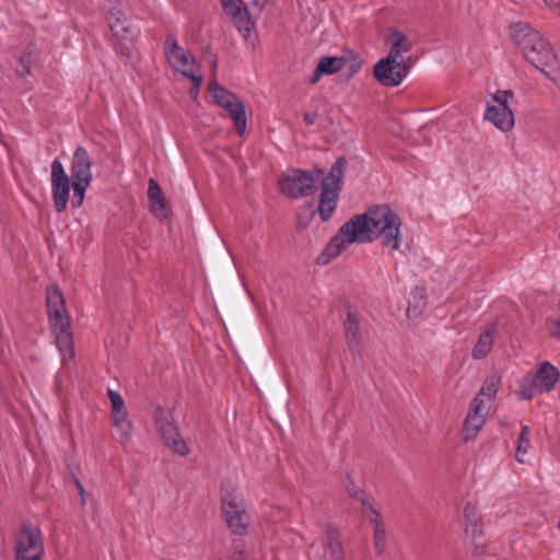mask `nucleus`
Returning <instances> with one entry per match:
<instances>
[{
	"mask_svg": "<svg viewBox=\"0 0 560 560\" xmlns=\"http://www.w3.org/2000/svg\"><path fill=\"white\" fill-rule=\"evenodd\" d=\"M530 430L528 425H523L518 440H517V446H516V454L515 458L518 463H524V456L527 454L529 447H530V441H529Z\"/></svg>",
	"mask_w": 560,
	"mask_h": 560,
	"instance_id": "29",
	"label": "nucleus"
},
{
	"mask_svg": "<svg viewBox=\"0 0 560 560\" xmlns=\"http://www.w3.org/2000/svg\"><path fill=\"white\" fill-rule=\"evenodd\" d=\"M308 224V220L305 221V223H302V215H299L298 218V225L301 228V229H305Z\"/></svg>",
	"mask_w": 560,
	"mask_h": 560,
	"instance_id": "40",
	"label": "nucleus"
},
{
	"mask_svg": "<svg viewBox=\"0 0 560 560\" xmlns=\"http://www.w3.org/2000/svg\"><path fill=\"white\" fill-rule=\"evenodd\" d=\"M224 13L240 33L245 30V4L243 0H220Z\"/></svg>",
	"mask_w": 560,
	"mask_h": 560,
	"instance_id": "22",
	"label": "nucleus"
},
{
	"mask_svg": "<svg viewBox=\"0 0 560 560\" xmlns=\"http://www.w3.org/2000/svg\"><path fill=\"white\" fill-rule=\"evenodd\" d=\"M209 92L215 104L224 108L233 118L238 135L243 136L245 133V109L243 103L217 82H212L209 85Z\"/></svg>",
	"mask_w": 560,
	"mask_h": 560,
	"instance_id": "13",
	"label": "nucleus"
},
{
	"mask_svg": "<svg viewBox=\"0 0 560 560\" xmlns=\"http://www.w3.org/2000/svg\"><path fill=\"white\" fill-rule=\"evenodd\" d=\"M322 175L323 171L318 168L313 171L288 170L279 178V190L282 195L293 199L312 196L316 192L315 183Z\"/></svg>",
	"mask_w": 560,
	"mask_h": 560,
	"instance_id": "7",
	"label": "nucleus"
},
{
	"mask_svg": "<svg viewBox=\"0 0 560 560\" xmlns=\"http://www.w3.org/2000/svg\"><path fill=\"white\" fill-rule=\"evenodd\" d=\"M516 394H517L520 399H522V400H529L535 395L541 394V392L538 390V387L536 386L535 382L529 376V374H527L525 377H523L520 381Z\"/></svg>",
	"mask_w": 560,
	"mask_h": 560,
	"instance_id": "28",
	"label": "nucleus"
},
{
	"mask_svg": "<svg viewBox=\"0 0 560 560\" xmlns=\"http://www.w3.org/2000/svg\"><path fill=\"white\" fill-rule=\"evenodd\" d=\"M109 28L115 37L121 42L132 43L136 34L130 28L129 22L119 8H112L107 16Z\"/></svg>",
	"mask_w": 560,
	"mask_h": 560,
	"instance_id": "18",
	"label": "nucleus"
},
{
	"mask_svg": "<svg viewBox=\"0 0 560 560\" xmlns=\"http://www.w3.org/2000/svg\"><path fill=\"white\" fill-rule=\"evenodd\" d=\"M133 425L131 421L114 424L113 436L124 447L128 446L132 441Z\"/></svg>",
	"mask_w": 560,
	"mask_h": 560,
	"instance_id": "27",
	"label": "nucleus"
},
{
	"mask_svg": "<svg viewBox=\"0 0 560 560\" xmlns=\"http://www.w3.org/2000/svg\"><path fill=\"white\" fill-rule=\"evenodd\" d=\"M71 176L66 173L59 159L51 162V197L55 210L63 212L70 200L71 187L73 188L72 203L80 208L85 199V194L92 183V160L88 151L79 147L75 149L70 167Z\"/></svg>",
	"mask_w": 560,
	"mask_h": 560,
	"instance_id": "2",
	"label": "nucleus"
},
{
	"mask_svg": "<svg viewBox=\"0 0 560 560\" xmlns=\"http://www.w3.org/2000/svg\"><path fill=\"white\" fill-rule=\"evenodd\" d=\"M155 425L164 444L174 453L186 456L189 447L185 440L180 436L179 430L175 422L174 411L170 408H158L155 413Z\"/></svg>",
	"mask_w": 560,
	"mask_h": 560,
	"instance_id": "10",
	"label": "nucleus"
},
{
	"mask_svg": "<svg viewBox=\"0 0 560 560\" xmlns=\"http://www.w3.org/2000/svg\"><path fill=\"white\" fill-rule=\"evenodd\" d=\"M400 226L399 215L389 206H372L365 213L354 215L338 230L318 260L327 264L330 259L338 257L349 245L372 242L375 237H381L385 247L397 250L401 243Z\"/></svg>",
	"mask_w": 560,
	"mask_h": 560,
	"instance_id": "1",
	"label": "nucleus"
},
{
	"mask_svg": "<svg viewBox=\"0 0 560 560\" xmlns=\"http://www.w3.org/2000/svg\"><path fill=\"white\" fill-rule=\"evenodd\" d=\"M165 57L170 66L180 74L192 80V82L202 83V74L196 65L195 57L178 46L176 40L168 37L165 42Z\"/></svg>",
	"mask_w": 560,
	"mask_h": 560,
	"instance_id": "11",
	"label": "nucleus"
},
{
	"mask_svg": "<svg viewBox=\"0 0 560 560\" xmlns=\"http://www.w3.org/2000/svg\"><path fill=\"white\" fill-rule=\"evenodd\" d=\"M361 511L364 517L374 527V547L376 555L381 556L386 549V530L380 512L364 497L361 499Z\"/></svg>",
	"mask_w": 560,
	"mask_h": 560,
	"instance_id": "16",
	"label": "nucleus"
},
{
	"mask_svg": "<svg viewBox=\"0 0 560 560\" xmlns=\"http://www.w3.org/2000/svg\"><path fill=\"white\" fill-rule=\"evenodd\" d=\"M511 36L526 60L536 69L546 75H550L557 69L559 61L552 47L530 25L523 22L514 23L511 25Z\"/></svg>",
	"mask_w": 560,
	"mask_h": 560,
	"instance_id": "4",
	"label": "nucleus"
},
{
	"mask_svg": "<svg viewBox=\"0 0 560 560\" xmlns=\"http://www.w3.org/2000/svg\"><path fill=\"white\" fill-rule=\"evenodd\" d=\"M550 9H560V0H544Z\"/></svg>",
	"mask_w": 560,
	"mask_h": 560,
	"instance_id": "38",
	"label": "nucleus"
},
{
	"mask_svg": "<svg viewBox=\"0 0 560 560\" xmlns=\"http://www.w3.org/2000/svg\"><path fill=\"white\" fill-rule=\"evenodd\" d=\"M557 527L560 530V520L558 521Z\"/></svg>",
	"mask_w": 560,
	"mask_h": 560,
	"instance_id": "42",
	"label": "nucleus"
},
{
	"mask_svg": "<svg viewBox=\"0 0 560 560\" xmlns=\"http://www.w3.org/2000/svg\"><path fill=\"white\" fill-rule=\"evenodd\" d=\"M529 376L535 382L538 390L541 393H548L555 388L560 378V373L550 362L545 361L541 362L538 365L537 371L534 374H529Z\"/></svg>",
	"mask_w": 560,
	"mask_h": 560,
	"instance_id": "19",
	"label": "nucleus"
},
{
	"mask_svg": "<svg viewBox=\"0 0 560 560\" xmlns=\"http://www.w3.org/2000/svg\"><path fill=\"white\" fill-rule=\"evenodd\" d=\"M345 339L351 353H359L362 343L361 324L357 313L348 312L343 322Z\"/></svg>",
	"mask_w": 560,
	"mask_h": 560,
	"instance_id": "20",
	"label": "nucleus"
},
{
	"mask_svg": "<svg viewBox=\"0 0 560 560\" xmlns=\"http://www.w3.org/2000/svg\"><path fill=\"white\" fill-rule=\"evenodd\" d=\"M303 120L305 125L313 126L317 120V114L315 113H305L303 116Z\"/></svg>",
	"mask_w": 560,
	"mask_h": 560,
	"instance_id": "36",
	"label": "nucleus"
},
{
	"mask_svg": "<svg viewBox=\"0 0 560 560\" xmlns=\"http://www.w3.org/2000/svg\"><path fill=\"white\" fill-rule=\"evenodd\" d=\"M324 559L345 560L343 547L337 534H328V539L324 544Z\"/></svg>",
	"mask_w": 560,
	"mask_h": 560,
	"instance_id": "25",
	"label": "nucleus"
},
{
	"mask_svg": "<svg viewBox=\"0 0 560 560\" xmlns=\"http://www.w3.org/2000/svg\"><path fill=\"white\" fill-rule=\"evenodd\" d=\"M148 197L151 202V212L159 218L165 217V199L158 182L153 178L149 180Z\"/></svg>",
	"mask_w": 560,
	"mask_h": 560,
	"instance_id": "23",
	"label": "nucleus"
},
{
	"mask_svg": "<svg viewBox=\"0 0 560 560\" xmlns=\"http://www.w3.org/2000/svg\"><path fill=\"white\" fill-rule=\"evenodd\" d=\"M77 488L80 493L82 504H85L86 503L85 490L80 481H77Z\"/></svg>",
	"mask_w": 560,
	"mask_h": 560,
	"instance_id": "37",
	"label": "nucleus"
},
{
	"mask_svg": "<svg viewBox=\"0 0 560 560\" xmlns=\"http://www.w3.org/2000/svg\"><path fill=\"white\" fill-rule=\"evenodd\" d=\"M413 313H415V315H417V314H418V312L416 311V307H412V306H411V304L409 303V306H408V308H407V314H408L409 316H411Z\"/></svg>",
	"mask_w": 560,
	"mask_h": 560,
	"instance_id": "41",
	"label": "nucleus"
},
{
	"mask_svg": "<svg viewBox=\"0 0 560 560\" xmlns=\"http://www.w3.org/2000/svg\"><path fill=\"white\" fill-rule=\"evenodd\" d=\"M31 65H32V58L30 56H23V57H21V59L19 61L16 71L21 75H26L31 71Z\"/></svg>",
	"mask_w": 560,
	"mask_h": 560,
	"instance_id": "32",
	"label": "nucleus"
},
{
	"mask_svg": "<svg viewBox=\"0 0 560 560\" xmlns=\"http://www.w3.org/2000/svg\"><path fill=\"white\" fill-rule=\"evenodd\" d=\"M46 311L61 363L67 365L75 357L73 334L65 296L56 285H50L46 290Z\"/></svg>",
	"mask_w": 560,
	"mask_h": 560,
	"instance_id": "3",
	"label": "nucleus"
},
{
	"mask_svg": "<svg viewBox=\"0 0 560 560\" xmlns=\"http://www.w3.org/2000/svg\"><path fill=\"white\" fill-rule=\"evenodd\" d=\"M464 532L474 541L471 553L474 557H480L486 553V546L478 544L477 539L485 535V524L482 516L478 513L477 505L467 502L463 510Z\"/></svg>",
	"mask_w": 560,
	"mask_h": 560,
	"instance_id": "14",
	"label": "nucleus"
},
{
	"mask_svg": "<svg viewBox=\"0 0 560 560\" xmlns=\"http://www.w3.org/2000/svg\"><path fill=\"white\" fill-rule=\"evenodd\" d=\"M348 61H351L350 69L352 73H357L363 63L362 59L357 54L349 50L341 57H323L317 65L320 67V71L325 72V74H335L342 70Z\"/></svg>",
	"mask_w": 560,
	"mask_h": 560,
	"instance_id": "17",
	"label": "nucleus"
},
{
	"mask_svg": "<svg viewBox=\"0 0 560 560\" xmlns=\"http://www.w3.org/2000/svg\"><path fill=\"white\" fill-rule=\"evenodd\" d=\"M14 549L16 560H42L45 545L39 526L24 524L16 535Z\"/></svg>",
	"mask_w": 560,
	"mask_h": 560,
	"instance_id": "8",
	"label": "nucleus"
},
{
	"mask_svg": "<svg viewBox=\"0 0 560 560\" xmlns=\"http://www.w3.org/2000/svg\"><path fill=\"white\" fill-rule=\"evenodd\" d=\"M500 376L493 374L489 376L483 385L481 386L479 393L475 396V398H479L480 400L491 405V402L495 399L497 393L500 385Z\"/></svg>",
	"mask_w": 560,
	"mask_h": 560,
	"instance_id": "26",
	"label": "nucleus"
},
{
	"mask_svg": "<svg viewBox=\"0 0 560 560\" xmlns=\"http://www.w3.org/2000/svg\"><path fill=\"white\" fill-rule=\"evenodd\" d=\"M201 83L197 85V83L194 82V88L190 90V96L192 98H196L198 96L199 90H200Z\"/></svg>",
	"mask_w": 560,
	"mask_h": 560,
	"instance_id": "39",
	"label": "nucleus"
},
{
	"mask_svg": "<svg viewBox=\"0 0 560 560\" xmlns=\"http://www.w3.org/2000/svg\"><path fill=\"white\" fill-rule=\"evenodd\" d=\"M489 410L490 405L479 398L472 399L462 429L464 442H469L478 435L486 423Z\"/></svg>",
	"mask_w": 560,
	"mask_h": 560,
	"instance_id": "15",
	"label": "nucleus"
},
{
	"mask_svg": "<svg viewBox=\"0 0 560 560\" xmlns=\"http://www.w3.org/2000/svg\"><path fill=\"white\" fill-rule=\"evenodd\" d=\"M346 166L347 162L345 156H340L332 164L328 175L322 182L317 211L324 222L328 221L336 210Z\"/></svg>",
	"mask_w": 560,
	"mask_h": 560,
	"instance_id": "6",
	"label": "nucleus"
},
{
	"mask_svg": "<svg viewBox=\"0 0 560 560\" xmlns=\"http://www.w3.org/2000/svg\"><path fill=\"white\" fill-rule=\"evenodd\" d=\"M110 400L112 413L127 410L122 396L114 389L107 390Z\"/></svg>",
	"mask_w": 560,
	"mask_h": 560,
	"instance_id": "31",
	"label": "nucleus"
},
{
	"mask_svg": "<svg viewBox=\"0 0 560 560\" xmlns=\"http://www.w3.org/2000/svg\"><path fill=\"white\" fill-rule=\"evenodd\" d=\"M387 42L390 48L386 57L390 59L406 60L402 57V54L410 51L412 48L407 36L397 30H393Z\"/></svg>",
	"mask_w": 560,
	"mask_h": 560,
	"instance_id": "21",
	"label": "nucleus"
},
{
	"mask_svg": "<svg viewBox=\"0 0 560 560\" xmlns=\"http://www.w3.org/2000/svg\"><path fill=\"white\" fill-rule=\"evenodd\" d=\"M324 74H325V72H322L320 67L317 65L313 74L311 75L308 82L311 84H316Z\"/></svg>",
	"mask_w": 560,
	"mask_h": 560,
	"instance_id": "35",
	"label": "nucleus"
},
{
	"mask_svg": "<svg viewBox=\"0 0 560 560\" xmlns=\"http://www.w3.org/2000/svg\"><path fill=\"white\" fill-rule=\"evenodd\" d=\"M267 2L268 0H253L250 10L247 8V33L250 31L249 26L255 24L253 16L257 18Z\"/></svg>",
	"mask_w": 560,
	"mask_h": 560,
	"instance_id": "30",
	"label": "nucleus"
},
{
	"mask_svg": "<svg viewBox=\"0 0 560 560\" xmlns=\"http://www.w3.org/2000/svg\"><path fill=\"white\" fill-rule=\"evenodd\" d=\"M494 105L488 104L485 119L503 132L511 131L515 125V117L509 102L514 97L511 90H498L491 95Z\"/></svg>",
	"mask_w": 560,
	"mask_h": 560,
	"instance_id": "9",
	"label": "nucleus"
},
{
	"mask_svg": "<svg viewBox=\"0 0 560 560\" xmlns=\"http://www.w3.org/2000/svg\"><path fill=\"white\" fill-rule=\"evenodd\" d=\"M409 60L410 58L398 60L388 57L380 59L373 67V75L383 86H398L410 71Z\"/></svg>",
	"mask_w": 560,
	"mask_h": 560,
	"instance_id": "12",
	"label": "nucleus"
},
{
	"mask_svg": "<svg viewBox=\"0 0 560 560\" xmlns=\"http://www.w3.org/2000/svg\"><path fill=\"white\" fill-rule=\"evenodd\" d=\"M348 480H349V485L347 486L348 494L352 498H357V499L360 498L363 494L360 487H358L350 477H348Z\"/></svg>",
	"mask_w": 560,
	"mask_h": 560,
	"instance_id": "34",
	"label": "nucleus"
},
{
	"mask_svg": "<svg viewBox=\"0 0 560 560\" xmlns=\"http://www.w3.org/2000/svg\"><path fill=\"white\" fill-rule=\"evenodd\" d=\"M495 329L493 327L486 329L480 334L477 343L472 349L474 359H483L492 349Z\"/></svg>",
	"mask_w": 560,
	"mask_h": 560,
	"instance_id": "24",
	"label": "nucleus"
},
{
	"mask_svg": "<svg viewBox=\"0 0 560 560\" xmlns=\"http://www.w3.org/2000/svg\"><path fill=\"white\" fill-rule=\"evenodd\" d=\"M131 421L128 410L112 413V425Z\"/></svg>",
	"mask_w": 560,
	"mask_h": 560,
	"instance_id": "33",
	"label": "nucleus"
},
{
	"mask_svg": "<svg viewBox=\"0 0 560 560\" xmlns=\"http://www.w3.org/2000/svg\"><path fill=\"white\" fill-rule=\"evenodd\" d=\"M221 515L231 535L242 537L245 534V495L241 483L228 479L220 490Z\"/></svg>",
	"mask_w": 560,
	"mask_h": 560,
	"instance_id": "5",
	"label": "nucleus"
}]
</instances>
